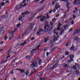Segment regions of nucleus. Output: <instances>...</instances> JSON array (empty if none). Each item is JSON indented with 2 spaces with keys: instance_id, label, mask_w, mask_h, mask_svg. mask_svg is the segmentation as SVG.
Listing matches in <instances>:
<instances>
[{
  "instance_id": "f257e3e1",
  "label": "nucleus",
  "mask_w": 80,
  "mask_h": 80,
  "mask_svg": "<svg viewBox=\"0 0 80 80\" xmlns=\"http://www.w3.org/2000/svg\"><path fill=\"white\" fill-rule=\"evenodd\" d=\"M59 61L58 60H57L56 61H55L52 64H51L49 66V68L50 69H54L55 68H57V65H58V62Z\"/></svg>"
},
{
  "instance_id": "f03ea898",
  "label": "nucleus",
  "mask_w": 80,
  "mask_h": 80,
  "mask_svg": "<svg viewBox=\"0 0 80 80\" xmlns=\"http://www.w3.org/2000/svg\"><path fill=\"white\" fill-rule=\"evenodd\" d=\"M45 25L44 27V28L45 29L44 32H48L49 31V30L47 28V26H48V22L47 21L45 22Z\"/></svg>"
},
{
  "instance_id": "7ed1b4c3",
  "label": "nucleus",
  "mask_w": 80,
  "mask_h": 80,
  "mask_svg": "<svg viewBox=\"0 0 80 80\" xmlns=\"http://www.w3.org/2000/svg\"><path fill=\"white\" fill-rule=\"evenodd\" d=\"M38 64L35 61H34V62L31 64L30 65L31 67H38Z\"/></svg>"
},
{
  "instance_id": "20e7f679",
  "label": "nucleus",
  "mask_w": 80,
  "mask_h": 80,
  "mask_svg": "<svg viewBox=\"0 0 80 80\" xmlns=\"http://www.w3.org/2000/svg\"><path fill=\"white\" fill-rule=\"evenodd\" d=\"M62 26V24L60 23H59L58 24V27L57 28L56 30L57 31L58 30V31H61V30H63V26L62 27V28H60Z\"/></svg>"
},
{
  "instance_id": "39448f33",
  "label": "nucleus",
  "mask_w": 80,
  "mask_h": 80,
  "mask_svg": "<svg viewBox=\"0 0 80 80\" xmlns=\"http://www.w3.org/2000/svg\"><path fill=\"white\" fill-rule=\"evenodd\" d=\"M46 18H49V17H48V13H47L46 17L44 16L40 19L41 21V22H44L45 19H46Z\"/></svg>"
},
{
  "instance_id": "423d86ee",
  "label": "nucleus",
  "mask_w": 80,
  "mask_h": 80,
  "mask_svg": "<svg viewBox=\"0 0 80 80\" xmlns=\"http://www.w3.org/2000/svg\"><path fill=\"white\" fill-rule=\"evenodd\" d=\"M37 13H35L34 14H33V13H31V15H32V16H29V20H30V21L32 20V19H33V17H34L35 16V15H36V14H37Z\"/></svg>"
},
{
  "instance_id": "0eeeda50",
  "label": "nucleus",
  "mask_w": 80,
  "mask_h": 80,
  "mask_svg": "<svg viewBox=\"0 0 80 80\" xmlns=\"http://www.w3.org/2000/svg\"><path fill=\"white\" fill-rule=\"evenodd\" d=\"M8 33H10V34L12 36L11 37H10L9 38V40H11L14 37L13 33V32L11 31H9Z\"/></svg>"
},
{
  "instance_id": "6e6552de",
  "label": "nucleus",
  "mask_w": 80,
  "mask_h": 80,
  "mask_svg": "<svg viewBox=\"0 0 80 80\" xmlns=\"http://www.w3.org/2000/svg\"><path fill=\"white\" fill-rule=\"evenodd\" d=\"M33 54H31L30 56H27L26 57L28 60H30V59L32 58V57H33Z\"/></svg>"
},
{
  "instance_id": "1a4fd4ad",
  "label": "nucleus",
  "mask_w": 80,
  "mask_h": 80,
  "mask_svg": "<svg viewBox=\"0 0 80 80\" xmlns=\"http://www.w3.org/2000/svg\"><path fill=\"white\" fill-rule=\"evenodd\" d=\"M54 38V40L52 41V42H55V41H57L58 40L57 38H59V36H53Z\"/></svg>"
},
{
  "instance_id": "9d476101",
  "label": "nucleus",
  "mask_w": 80,
  "mask_h": 80,
  "mask_svg": "<svg viewBox=\"0 0 80 80\" xmlns=\"http://www.w3.org/2000/svg\"><path fill=\"white\" fill-rule=\"evenodd\" d=\"M33 24L30 23L29 24V28H30L31 29H33Z\"/></svg>"
},
{
  "instance_id": "9b49d317",
  "label": "nucleus",
  "mask_w": 80,
  "mask_h": 80,
  "mask_svg": "<svg viewBox=\"0 0 80 80\" xmlns=\"http://www.w3.org/2000/svg\"><path fill=\"white\" fill-rule=\"evenodd\" d=\"M30 12L27 11L26 12H25L24 13H22V16H24V15H27L28 14V13H30Z\"/></svg>"
},
{
  "instance_id": "f8f14e48",
  "label": "nucleus",
  "mask_w": 80,
  "mask_h": 80,
  "mask_svg": "<svg viewBox=\"0 0 80 80\" xmlns=\"http://www.w3.org/2000/svg\"><path fill=\"white\" fill-rule=\"evenodd\" d=\"M5 4L4 2H2L1 3H0V9H1L2 8V7L3 6V5H5Z\"/></svg>"
},
{
  "instance_id": "ddd939ff",
  "label": "nucleus",
  "mask_w": 80,
  "mask_h": 80,
  "mask_svg": "<svg viewBox=\"0 0 80 80\" xmlns=\"http://www.w3.org/2000/svg\"><path fill=\"white\" fill-rule=\"evenodd\" d=\"M49 38V37H48L47 38H44L45 43H46L47 42V41H48V40Z\"/></svg>"
},
{
  "instance_id": "4468645a",
  "label": "nucleus",
  "mask_w": 80,
  "mask_h": 80,
  "mask_svg": "<svg viewBox=\"0 0 80 80\" xmlns=\"http://www.w3.org/2000/svg\"><path fill=\"white\" fill-rule=\"evenodd\" d=\"M47 27H48L47 29L48 30H50L52 28V27L50 26V25H48V26H47Z\"/></svg>"
},
{
  "instance_id": "2eb2a0df",
  "label": "nucleus",
  "mask_w": 80,
  "mask_h": 80,
  "mask_svg": "<svg viewBox=\"0 0 80 80\" xmlns=\"http://www.w3.org/2000/svg\"><path fill=\"white\" fill-rule=\"evenodd\" d=\"M22 7V5L21 4H20L18 5L17 6V8H18V9H20Z\"/></svg>"
},
{
  "instance_id": "dca6fc26",
  "label": "nucleus",
  "mask_w": 80,
  "mask_h": 80,
  "mask_svg": "<svg viewBox=\"0 0 80 80\" xmlns=\"http://www.w3.org/2000/svg\"><path fill=\"white\" fill-rule=\"evenodd\" d=\"M70 58L71 59V60H72L71 62L73 61V58H74V55H71L70 56Z\"/></svg>"
},
{
  "instance_id": "f3484780",
  "label": "nucleus",
  "mask_w": 80,
  "mask_h": 80,
  "mask_svg": "<svg viewBox=\"0 0 80 80\" xmlns=\"http://www.w3.org/2000/svg\"><path fill=\"white\" fill-rule=\"evenodd\" d=\"M63 28H64V29L65 30H66L67 29V28H68V27H69V25H66L65 26H63Z\"/></svg>"
},
{
  "instance_id": "a211bd4d",
  "label": "nucleus",
  "mask_w": 80,
  "mask_h": 80,
  "mask_svg": "<svg viewBox=\"0 0 80 80\" xmlns=\"http://www.w3.org/2000/svg\"><path fill=\"white\" fill-rule=\"evenodd\" d=\"M62 65L64 67H67V68H68V67H69V66L68 65L64 63L62 64Z\"/></svg>"
},
{
  "instance_id": "6ab92c4d",
  "label": "nucleus",
  "mask_w": 80,
  "mask_h": 80,
  "mask_svg": "<svg viewBox=\"0 0 80 80\" xmlns=\"http://www.w3.org/2000/svg\"><path fill=\"white\" fill-rule=\"evenodd\" d=\"M3 33H4V31L3 30V29H1L0 30V33L1 35H3Z\"/></svg>"
},
{
  "instance_id": "aec40b11",
  "label": "nucleus",
  "mask_w": 80,
  "mask_h": 80,
  "mask_svg": "<svg viewBox=\"0 0 80 80\" xmlns=\"http://www.w3.org/2000/svg\"><path fill=\"white\" fill-rule=\"evenodd\" d=\"M37 50V49H33L31 51V54H33L35 52V51Z\"/></svg>"
},
{
  "instance_id": "412c9836",
  "label": "nucleus",
  "mask_w": 80,
  "mask_h": 80,
  "mask_svg": "<svg viewBox=\"0 0 80 80\" xmlns=\"http://www.w3.org/2000/svg\"><path fill=\"white\" fill-rule=\"evenodd\" d=\"M55 8L56 10H58V8H60V6L59 5L58 6H57V5H55Z\"/></svg>"
},
{
  "instance_id": "4be33fe9",
  "label": "nucleus",
  "mask_w": 80,
  "mask_h": 80,
  "mask_svg": "<svg viewBox=\"0 0 80 80\" xmlns=\"http://www.w3.org/2000/svg\"><path fill=\"white\" fill-rule=\"evenodd\" d=\"M7 27H8V26L7 25H5L3 26V28L4 29H7Z\"/></svg>"
},
{
  "instance_id": "5701e85b",
  "label": "nucleus",
  "mask_w": 80,
  "mask_h": 80,
  "mask_svg": "<svg viewBox=\"0 0 80 80\" xmlns=\"http://www.w3.org/2000/svg\"><path fill=\"white\" fill-rule=\"evenodd\" d=\"M28 73H29L28 72V71L24 72V74L26 75V76H27V75H28Z\"/></svg>"
},
{
  "instance_id": "b1692460",
  "label": "nucleus",
  "mask_w": 80,
  "mask_h": 80,
  "mask_svg": "<svg viewBox=\"0 0 80 80\" xmlns=\"http://www.w3.org/2000/svg\"><path fill=\"white\" fill-rule=\"evenodd\" d=\"M39 62H38V64L39 65H41V64H42V60L41 59H39Z\"/></svg>"
},
{
  "instance_id": "393cba45",
  "label": "nucleus",
  "mask_w": 80,
  "mask_h": 80,
  "mask_svg": "<svg viewBox=\"0 0 80 80\" xmlns=\"http://www.w3.org/2000/svg\"><path fill=\"white\" fill-rule=\"evenodd\" d=\"M74 39L75 40H78V39H79V38L77 36H76L74 38Z\"/></svg>"
},
{
  "instance_id": "a878e982",
  "label": "nucleus",
  "mask_w": 80,
  "mask_h": 80,
  "mask_svg": "<svg viewBox=\"0 0 80 80\" xmlns=\"http://www.w3.org/2000/svg\"><path fill=\"white\" fill-rule=\"evenodd\" d=\"M19 71H20V73H23V72H25V71L24 70H21V69H20Z\"/></svg>"
},
{
  "instance_id": "bb28decb",
  "label": "nucleus",
  "mask_w": 80,
  "mask_h": 80,
  "mask_svg": "<svg viewBox=\"0 0 80 80\" xmlns=\"http://www.w3.org/2000/svg\"><path fill=\"white\" fill-rule=\"evenodd\" d=\"M77 0H75L73 2V4H77V5H78L79 4L77 3Z\"/></svg>"
},
{
  "instance_id": "cd10ccee",
  "label": "nucleus",
  "mask_w": 80,
  "mask_h": 80,
  "mask_svg": "<svg viewBox=\"0 0 80 80\" xmlns=\"http://www.w3.org/2000/svg\"><path fill=\"white\" fill-rule=\"evenodd\" d=\"M69 52H68L67 51H66L65 52V54L66 55H68V54H69Z\"/></svg>"
},
{
  "instance_id": "c85d7f7f",
  "label": "nucleus",
  "mask_w": 80,
  "mask_h": 80,
  "mask_svg": "<svg viewBox=\"0 0 80 80\" xmlns=\"http://www.w3.org/2000/svg\"><path fill=\"white\" fill-rule=\"evenodd\" d=\"M7 58H9L10 57V55H9V53H8L7 54Z\"/></svg>"
},
{
  "instance_id": "c756f323",
  "label": "nucleus",
  "mask_w": 80,
  "mask_h": 80,
  "mask_svg": "<svg viewBox=\"0 0 80 80\" xmlns=\"http://www.w3.org/2000/svg\"><path fill=\"white\" fill-rule=\"evenodd\" d=\"M21 25V23H19L18 24H17V27H20V26Z\"/></svg>"
},
{
  "instance_id": "7c9ffc66",
  "label": "nucleus",
  "mask_w": 80,
  "mask_h": 80,
  "mask_svg": "<svg viewBox=\"0 0 80 80\" xmlns=\"http://www.w3.org/2000/svg\"><path fill=\"white\" fill-rule=\"evenodd\" d=\"M57 1L56 0H54L52 2V5H53L55 3V2H56Z\"/></svg>"
},
{
  "instance_id": "2f4dec72",
  "label": "nucleus",
  "mask_w": 80,
  "mask_h": 80,
  "mask_svg": "<svg viewBox=\"0 0 80 80\" xmlns=\"http://www.w3.org/2000/svg\"><path fill=\"white\" fill-rule=\"evenodd\" d=\"M76 72L77 75H78V74H80V72H79V71H76Z\"/></svg>"
},
{
  "instance_id": "473e14b6",
  "label": "nucleus",
  "mask_w": 80,
  "mask_h": 80,
  "mask_svg": "<svg viewBox=\"0 0 80 80\" xmlns=\"http://www.w3.org/2000/svg\"><path fill=\"white\" fill-rule=\"evenodd\" d=\"M80 31L79 30H77L75 32L76 33H80Z\"/></svg>"
},
{
  "instance_id": "72a5a7b5",
  "label": "nucleus",
  "mask_w": 80,
  "mask_h": 80,
  "mask_svg": "<svg viewBox=\"0 0 80 80\" xmlns=\"http://www.w3.org/2000/svg\"><path fill=\"white\" fill-rule=\"evenodd\" d=\"M63 32H64V30H62V31H61L60 32V34L59 35H61L62 34H63Z\"/></svg>"
},
{
  "instance_id": "f704fd0d",
  "label": "nucleus",
  "mask_w": 80,
  "mask_h": 80,
  "mask_svg": "<svg viewBox=\"0 0 80 80\" xmlns=\"http://www.w3.org/2000/svg\"><path fill=\"white\" fill-rule=\"evenodd\" d=\"M43 8H41L40 10L38 11L37 12L38 13V12H41V11H42V10H43Z\"/></svg>"
},
{
  "instance_id": "c9c22d12",
  "label": "nucleus",
  "mask_w": 80,
  "mask_h": 80,
  "mask_svg": "<svg viewBox=\"0 0 80 80\" xmlns=\"http://www.w3.org/2000/svg\"><path fill=\"white\" fill-rule=\"evenodd\" d=\"M26 42H24L23 43H21V45H25V44H26Z\"/></svg>"
},
{
  "instance_id": "e433bc0d",
  "label": "nucleus",
  "mask_w": 80,
  "mask_h": 80,
  "mask_svg": "<svg viewBox=\"0 0 80 80\" xmlns=\"http://www.w3.org/2000/svg\"><path fill=\"white\" fill-rule=\"evenodd\" d=\"M75 10L74 11L76 12H78V9H77V7H75Z\"/></svg>"
},
{
  "instance_id": "4c0bfd02",
  "label": "nucleus",
  "mask_w": 80,
  "mask_h": 80,
  "mask_svg": "<svg viewBox=\"0 0 80 80\" xmlns=\"http://www.w3.org/2000/svg\"><path fill=\"white\" fill-rule=\"evenodd\" d=\"M43 31V30L42 28H40L39 30L40 32H42Z\"/></svg>"
},
{
  "instance_id": "58836bf2",
  "label": "nucleus",
  "mask_w": 80,
  "mask_h": 80,
  "mask_svg": "<svg viewBox=\"0 0 80 80\" xmlns=\"http://www.w3.org/2000/svg\"><path fill=\"white\" fill-rule=\"evenodd\" d=\"M5 17V15H3L2 16H0V18H3Z\"/></svg>"
},
{
  "instance_id": "ea45409f",
  "label": "nucleus",
  "mask_w": 80,
  "mask_h": 80,
  "mask_svg": "<svg viewBox=\"0 0 80 80\" xmlns=\"http://www.w3.org/2000/svg\"><path fill=\"white\" fill-rule=\"evenodd\" d=\"M53 12V9H51L48 12V13H51Z\"/></svg>"
},
{
  "instance_id": "a19ab883",
  "label": "nucleus",
  "mask_w": 80,
  "mask_h": 80,
  "mask_svg": "<svg viewBox=\"0 0 80 80\" xmlns=\"http://www.w3.org/2000/svg\"><path fill=\"white\" fill-rule=\"evenodd\" d=\"M73 48H74V47L72 46L71 48L70 49V50H72L73 49Z\"/></svg>"
},
{
  "instance_id": "79ce46f5",
  "label": "nucleus",
  "mask_w": 80,
  "mask_h": 80,
  "mask_svg": "<svg viewBox=\"0 0 80 80\" xmlns=\"http://www.w3.org/2000/svg\"><path fill=\"white\" fill-rule=\"evenodd\" d=\"M73 68L74 70H76V69H77V67H76V66H73Z\"/></svg>"
},
{
  "instance_id": "37998d69",
  "label": "nucleus",
  "mask_w": 80,
  "mask_h": 80,
  "mask_svg": "<svg viewBox=\"0 0 80 80\" xmlns=\"http://www.w3.org/2000/svg\"><path fill=\"white\" fill-rule=\"evenodd\" d=\"M17 30L18 29H17V28H15V29H14V31H11V32H13H13H15V31Z\"/></svg>"
},
{
  "instance_id": "c03bdc74",
  "label": "nucleus",
  "mask_w": 80,
  "mask_h": 80,
  "mask_svg": "<svg viewBox=\"0 0 80 80\" xmlns=\"http://www.w3.org/2000/svg\"><path fill=\"white\" fill-rule=\"evenodd\" d=\"M56 20V19H55V18H54L52 19V22H55Z\"/></svg>"
},
{
  "instance_id": "a18cd8bd",
  "label": "nucleus",
  "mask_w": 80,
  "mask_h": 80,
  "mask_svg": "<svg viewBox=\"0 0 80 80\" xmlns=\"http://www.w3.org/2000/svg\"><path fill=\"white\" fill-rule=\"evenodd\" d=\"M40 47V46L38 45V46L37 47H36V50H38V49H39V47Z\"/></svg>"
},
{
  "instance_id": "49530a36",
  "label": "nucleus",
  "mask_w": 80,
  "mask_h": 80,
  "mask_svg": "<svg viewBox=\"0 0 80 80\" xmlns=\"http://www.w3.org/2000/svg\"><path fill=\"white\" fill-rule=\"evenodd\" d=\"M26 5H27V3H25L24 4V5L22 6L23 7H26Z\"/></svg>"
},
{
  "instance_id": "de8ad7c7",
  "label": "nucleus",
  "mask_w": 80,
  "mask_h": 80,
  "mask_svg": "<svg viewBox=\"0 0 80 80\" xmlns=\"http://www.w3.org/2000/svg\"><path fill=\"white\" fill-rule=\"evenodd\" d=\"M53 33H54V34H56V35H58V33H57V32H55V31H53Z\"/></svg>"
},
{
  "instance_id": "09e8293b",
  "label": "nucleus",
  "mask_w": 80,
  "mask_h": 80,
  "mask_svg": "<svg viewBox=\"0 0 80 80\" xmlns=\"http://www.w3.org/2000/svg\"><path fill=\"white\" fill-rule=\"evenodd\" d=\"M55 49H56V48L54 47L51 50V51H52V52H53V50H55Z\"/></svg>"
},
{
  "instance_id": "8fccbe9b",
  "label": "nucleus",
  "mask_w": 80,
  "mask_h": 80,
  "mask_svg": "<svg viewBox=\"0 0 80 80\" xmlns=\"http://www.w3.org/2000/svg\"><path fill=\"white\" fill-rule=\"evenodd\" d=\"M22 19V17L20 16V18H19V20H21Z\"/></svg>"
},
{
  "instance_id": "3c124183",
  "label": "nucleus",
  "mask_w": 80,
  "mask_h": 80,
  "mask_svg": "<svg viewBox=\"0 0 80 80\" xmlns=\"http://www.w3.org/2000/svg\"><path fill=\"white\" fill-rule=\"evenodd\" d=\"M40 33H41L39 31V32H37V35H40Z\"/></svg>"
},
{
  "instance_id": "603ef678",
  "label": "nucleus",
  "mask_w": 80,
  "mask_h": 80,
  "mask_svg": "<svg viewBox=\"0 0 80 80\" xmlns=\"http://www.w3.org/2000/svg\"><path fill=\"white\" fill-rule=\"evenodd\" d=\"M72 30H73V28H71L70 29V30H69V32H72Z\"/></svg>"
},
{
  "instance_id": "864d4df0",
  "label": "nucleus",
  "mask_w": 80,
  "mask_h": 80,
  "mask_svg": "<svg viewBox=\"0 0 80 80\" xmlns=\"http://www.w3.org/2000/svg\"><path fill=\"white\" fill-rule=\"evenodd\" d=\"M72 61V60L71 59H70V60H68V63H70V62H72V61Z\"/></svg>"
},
{
  "instance_id": "5fc2aeb1",
  "label": "nucleus",
  "mask_w": 80,
  "mask_h": 80,
  "mask_svg": "<svg viewBox=\"0 0 80 80\" xmlns=\"http://www.w3.org/2000/svg\"><path fill=\"white\" fill-rule=\"evenodd\" d=\"M43 2H44V0H42L40 2H39L40 4H42V3Z\"/></svg>"
},
{
  "instance_id": "6e6d98bb",
  "label": "nucleus",
  "mask_w": 80,
  "mask_h": 80,
  "mask_svg": "<svg viewBox=\"0 0 80 80\" xmlns=\"http://www.w3.org/2000/svg\"><path fill=\"white\" fill-rule=\"evenodd\" d=\"M70 42H68L67 44H66V45L67 46H68V45H70Z\"/></svg>"
},
{
  "instance_id": "4d7b16f0",
  "label": "nucleus",
  "mask_w": 80,
  "mask_h": 80,
  "mask_svg": "<svg viewBox=\"0 0 80 80\" xmlns=\"http://www.w3.org/2000/svg\"><path fill=\"white\" fill-rule=\"evenodd\" d=\"M71 25H73V23H74V22H73V21H72L71 22Z\"/></svg>"
},
{
  "instance_id": "13d9d810",
  "label": "nucleus",
  "mask_w": 80,
  "mask_h": 80,
  "mask_svg": "<svg viewBox=\"0 0 80 80\" xmlns=\"http://www.w3.org/2000/svg\"><path fill=\"white\" fill-rule=\"evenodd\" d=\"M59 15H60V14H58L56 15V17H58Z\"/></svg>"
},
{
  "instance_id": "bf43d9fd",
  "label": "nucleus",
  "mask_w": 80,
  "mask_h": 80,
  "mask_svg": "<svg viewBox=\"0 0 80 80\" xmlns=\"http://www.w3.org/2000/svg\"><path fill=\"white\" fill-rule=\"evenodd\" d=\"M38 78H39V79H40V78H41V75H39L38 76Z\"/></svg>"
},
{
  "instance_id": "052dcab7",
  "label": "nucleus",
  "mask_w": 80,
  "mask_h": 80,
  "mask_svg": "<svg viewBox=\"0 0 80 80\" xmlns=\"http://www.w3.org/2000/svg\"><path fill=\"white\" fill-rule=\"evenodd\" d=\"M9 73L11 75L12 74H13V71H11Z\"/></svg>"
},
{
  "instance_id": "680f3d73",
  "label": "nucleus",
  "mask_w": 80,
  "mask_h": 80,
  "mask_svg": "<svg viewBox=\"0 0 80 80\" xmlns=\"http://www.w3.org/2000/svg\"><path fill=\"white\" fill-rule=\"evenodd\" d=\"M55 12H56V9H53V13H55Z\"/></svg>"
},
{
  "instance_id": "e2e57ef3",
  "label": "nucleus",
  "mask_w": 80,
  "mask_h": 80,
  "mask_svg": "<svg viewBox=\"0 0 80 80\" xmlns=\"http://www.w3.org/2000/svg\"><path fill=\"white\" fill-rule=\"evenodd\" d=\"M7 39V36H6L4 37V40H6Z\"/></svg>"
},
{
  "instance_id": "0e129e2a",
  "label": "nucleus",
  "mask_w": 80,
  "mask_h": 80,
  "mask_svg": "<svg viewBox=\"0 0 80 80\" xmlns=\"http://www.w3.org/2000/svg\"><path fill=\"white\" fill-rule=\"evenodd\" d=\"M35 38H34V37H33L32 38H31V40H33V39Z\"/></svg>"
},
{
  "instance_id": "69168bd1",
  "label": "nucleus",
  "mask_w": 80,
  "mask_h": 80,
  "mask_svg": "<svg viewBox=\"0 0 80 80\" xmlns=\"http://www.w3.org/2000/svg\"><path fill=\"white\" fill-rule=\"evenodd\" d=\"M50 24L51 26H52L53 25V23H52V22H50Z\"/></svg>"
},
{
  "instance_id": "338daca9",
  "label": "nucleus",
  "mask_w": 80,
  "mask_h": 80,
  "mask_svg": "<svg viewBox=\"0 0 80 80\" xmlns=\"http://www.w3.org/2000/svg\"><path fill=\"white\" fill-rule=\"evenodd\" d=\"M41 16H39L38 17V18H37V19H38L39 18H41Z\"/></svg>"
},
{
  "instance_id": "774afa93",
  "label": "nucleus",
  "mask_w": 80,
  "mask_h": 80,
  "mask_svg": "<svg viewBox=\"0 0 80 80\" xmlns=\"http://www.w3.org/2000/svg\"><path fill=\"white\" fill-rule=\"evenodd\" d=\"M76 18V16L75 15L73 16V17H72L73 18Z\"/></svg>"
}]
</instances>
